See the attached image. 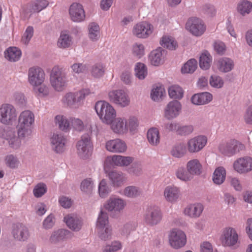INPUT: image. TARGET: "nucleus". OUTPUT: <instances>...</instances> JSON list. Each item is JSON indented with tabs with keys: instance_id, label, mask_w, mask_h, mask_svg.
Returning <instances> with one entry per match:
<instances>
[{
	"instance_id": "1",
	"label": "nucleus",
	"mask_w": 252,
	"mask_h": 252,
	"mask_svg": "<svg viewBox=\"0 0 252 252\" xmlns=\"http://www.w3.org/2000/svg\"><path fill=\"white\" fill-rule=\"evenodd\" d=\"M109 125L111 129L115 134L124 135L129 131L133 134L138 131L139 121L134 116H130L127 119L119 117H115Z\"/></svg>"
},
{
	"instance_id": "2",
	"label": "nucleus",
	"mask_w": 252,
	"mask_h": 252,
	"mask_svg": "<svg viewBox=\"0 0 252 252\" xmlns=\"http://www.w3.org/2000/svg\"><path fill=\"white\" fill-rule=\"evenodd\" d=\"M34 123V115L30 110H25L21 113L18 118L17 126L18 133L21 138H29L33 132Z\"/></svg>"
},
{
	"instance_id": "3",
	"label": "nucleus",
	"mask_w": 252,
	"mask_h": 252,
	"mask_svg": "<svg viewBox=\"0 0 252 252\" xmlns=\"http://www.w3.org/2000/svg\"><path fill=\"white\" fill-rule=\"evenodd\" d=\"M219 240L224 247L235 248L240 244V237L237 229L230 226L222 229Z\"/></svg>"
},
{
	"instance_id": "4",
	"label": "nucleus",
	"mask_w": 252,
	"mask_h": 252,
	"mask_svg": "<svg viewBox=\"0 0 252 252\" xmlns=\"http://www.w3.org/2000/svg\"><path fill=\"white\" fill-rule=\"evenodd\" d=\"M95 110L101 121L110 124L116 117V111L113 106L105 101H98L95 105Z\"/></svg>"
},
{
	"instance_id": "5",
	"label": "nucleus",
	"mask_w": 252,
	"mask_h": 252,
	"mask_svg": "<svg viewBox=\"0 0 252 252\" xmlns=\"http://www.w3.org/2000/svg\"><path fill=\"white\" fill-rule=\"evenodd\" d=\"M50 81L52 87L58 92L63 91L67 85V78L65 73L62 68L54 66L51 72Z\"/></svg>"
},
{
	"instance_id": "6",
	"label": "nucleus",
	"mask_w": 252,
	"mask_h": 252,
	"mask_svg": "<svg viewBox=\"0 0 252 252\" xmlns=\"http://www.w3.org/2000/svg\"><path fill=\"white\" fill-rule=\"evenodd\" d=\"M110 102L121 107L128 106L130 103V98L127 93L123 89L113 90L108 93Z\"/></svg>"
},
{
	"instance_id": "7",
	"label": "nucleus",
	"mask_w": 252,
	"mask_h": 252,
	"mask_svg": "<svg viewBox=\"0 0 252 252\" xmlns=\"http://www.w3.org/2000/svg\"><path fill=\"white\" fill-rule=\"evenodd\" d=\"M49 4L46 0L32 1L22 8L20 14L24 19H28L34 13H38L45 9Z\"/></svg>"
},
{
	"instance_id": "8",
	"label": "nucleus",
	"mask_w": 252,
	"mask_h": 252,
	"mask_svg": "<svg viewBox=\"0 0 252 252\" xmlns=\"http://www.w3.org/2000/svg\"><path fill=\"white\" fill-rule=\"evenodd\" d=\"M0 137L5 140L9 147L13 150H17L21 146V137L14 129L0 128Z\"/></svg>"
},
{
	"instance_id": "9",
	"label": "nucleus",
	"mask_w": 252,
	"mask_h": 252,
	"mask_svg": "<svg viewBox=\"0 0 252 252\" xmlns=\"http://www.w3.org/2000/svg\"><path fill=\"white\" fill-rule=\"evenodd\" d=\"M219 151L223 155L231 157L244 149V145L235 139L221 142L218 147Z\"/></svg>"
},
{
	"instance_id": "10",
	"label": "nucleus",
	"mask_w": 252,
	"mask_h": 252,
	"mask_svg": "<svg viewBox=\"0 0 252 252\" xmlns=\"http://www.w3.org/2000/svg\"><path fill=\"white\" fill-rule=\"evenodd\" d=\"M15 108L11 104L4 103L0 106V122L5 125L12 124L17 119Z\"/></svg>"
},
{
	"instance_id": "11",
	"label": "nucleus",
	"mask_w": 252,
	"mask_h": 252,
	"mask_svg": "<svg viewBox=\"0 0 252 252\" xmlns=\"http://www.w3.org/2000/svg\"><path fill=\"white\" fill-rule=\"evenodd\" d=\"M154 32V27L148 22L141 21L135 24L132 30V34L137 38L146 39Z\"/></svg>"
},
{
	"instance_id": "12",
	"label": "nucleus",
	"mask_w": 252,
	"mask_h": 252,
	"mask_svg": "<svg viewBox=\"0 0 252 252\" xmlns=\"http://www.w3.org/2000/svg\"><path fill=\"white\" fill-rule=\"evenodd\" d=\"M77 154L79 157L83 159L88 158L91 156L93 146L90 137L85 135L81 137V139L76 145Z\"/></svg>"
},
{
	"instance_id": "13",
	"label": "nucleus",
	"mask_w": 252,
	"mask_h": 252,
	"mask_svg": "<svg viewBox=\"0 0 252 252\" xmlns=\"http://www.w3.org/2000/svg\"><path fill=\"white\" fill-rule=\"evenodd\" d=\"M170 246L174 249L184 247L187 243V236L185 233L179 229H173L168 235Z\"/></svg>"
},
{
	"instance_id": "14",
	"label": "nucleus",
	"mask_w": 252,
	"mask_h": 252,
	"mask_svg": "<svg viewBox=\"0 0 252 252\" xmlns=\"http://www.w3.org/2000/svg\"><path fill=\"white\" fill-rule=\"evenodd\" d=\"M162 218L160 209L158 207L148 208L144 215V222L148 225L154 226L159 223Z\"/></svg>"
},
{
	"instance_id": "15",
	"label": "nucleus",
	"mask_w": 252,
	"mask_h": 252,
	"mask_svg": "<svg viewBox=\"0 0 252 252\" xmlns=\"http://www.w3.org/2000/svg\"><path fill=\"white\" fill-rule=\"evenodd\" d=\"M207 137L198 135L189 139L187 143L188 152L190 154L197 153L202 150L207 143Z\"/></svg>"
},
{
	"instance_id": "16",
	"label": "nucleus",
	"mask_w": 252,
	"mask_h": 252,
	"mask_svg": "<svg viewBox=\"0 0 252 252\" xmlns=\"http://www.w3.org/2000/svg\"><path fill=\"white\" fill-rule=\"evenodd\" d=\"M186 29L195 36L202 35L206 30L203 21L197 18H190L186 23Z\"/></svg>"
},
{
	"instance_id": "17",
	"label": "nucleus",
	"mask_w": 252,
	"mask_h": 252,
	"mask_svg": "<svg viewBox=\"0 0 252 252\" xmlns=\"http://www.w3.org/2000/svg\"><path fill=\"white\" fill-rule=\"evenodd\" d=\"M44 70L40 67H32L28 71V81L33 87H37L41 85L45 80Z\"/></svg>"
},
{
	"instance_id": "18",
	"label": "nucleus",
	"mask_w": 252,
	"mask_h": 252,
	"mask_svg": "<svg viewBox=\"0 0 252 252\" xmlns=\"http://www.w3.org/2000/svg\"><path fill=\"white\" fill-rule=\"evenodd\" d=\"M126 201L122 198L110 197L104 205V207L109 212L118 213L122 211L126 206Z\"/></svg>"
},
{
	"instance_id": "19",
	"label": "nucleus",
	"mask_w": 252,
	"mask_h": 252,
	"mask_svg": "<svg viewBox=\"0 0 252 252\" xmlns=\"http://www.w3.org/2000/svg\"><path fill=\"white\" fill-rule=\"evenodd\" d=\"M182 109L180 102L176 100L170 101L164 109V117L167 120L175 119L180 114Z\"/></svg>"
},
{
	"instance_id": "20",
	"label": "nucleus",
	"mask_w": 252,
	"mask_h": 252,
	"mask_svg": "<svg viewBox=\"0 0 252 252\" xmlns=\"http://www.w3.org/2000/svg\"><path fill=\"white\" fill-rule=\"evenodd\" d=\"M234 170L240 174H246L252 171V158L244 157L236 159L233 163Z\"/></svg>"
},
{
	"instance_id": "21",
	"label": "nucleus",
	"mask_w": 252,
	"mask_h": 252,
	"mask_svg": "<svg viewBox=\"0 0 252 252\" xmlns=\"http://www.w3.org/2000/svg\"><path fill=\"white\" fill-rule=\"evenodd\" d=\"M105 148L111 153H122L126 151L127 146L124 140L120 138H115L107 141Z\"/></svg>"
},
{
	"instance_id": "22",
	"label": "nucleus",
	"mask_w": 252,
	"mask_h": 252,
	"mask_svg": "<svg viewBox=\"0 0 252 252\" xmlns=\"http://www.w3.org/2000/svg\"><path fill=\"white\" fill-rule=\"evenodd\" d=\"M69 14L71 20L75 22H81L85 19V12L83 7L78 3H73L70 5Z\"/></svg>"
},
{
	"instance_id": "23",
	"label": "nucleus",
	"mask_w": 252,
	"mask_h": 252,
	"mask_svg": "<svg viewBox=\"0 0 252 252\" xmlns=\"http://www.w3.org/2000/svg\"><path fill=\"white\" fill-rule=\"evenodd\" d=\"M52 149L56 153H62L67 144V139L62 134H54L50 139Z\"/></svg>"
},
{
	"instance_id": "24",
	"label": "nucleus",
	"mask_w": 252,
	"mask_h": 252,
	"mask_svg": "<svg viewBox=\"0 0 252 252\" xmlns=\"http://www.w3.org/2000/svg\"><path fill=\"white\" fill-rule=\"evenodd\" d=\"M11 233L13 238L20 241H24L30 236L28 227L22 223L14 224L13 226Z\"/></svg>"
},
{
	"instance_id": "25",
	"label": "nucleus",
	"mask_w": 252,
	"mask_h": 252,
	"mask_svg": "<svg viewBox=\"0 0 252 252\" xmlns=\"http://www.w3.org/2000/svg\"><path fill=\"white\" fill-rule=\"evenodd\" d=\"M180 196V189L176 186H168L164 189V196L167 202L175 203L178 201Z\"/></svg>"
},
{
	"instance_id": "26",
	"label": "nucleus",
	"mask_w": 252,
	"mask_h": 252,
	"mask_svg": "<svg viewBox=\"0 0 252 252\" xmlns=\"http://www.w3.org/2000/svg\"><path fill=\"white\" fill-rule=\"evenodd\" d=\"M62 102L64 105L72 108H78L81 104L76 92L66 93L63 96Z\"/></svg>"
},
{
	"instance_id": "27",
	"label": "nucleus",
	"mask_w": 252,
	"mask_h": 252,
	"mask_svg": "<svg viewBox=\"0 0 252 252\" xmlns=\"http://www.w3.org/2000/svg\"><path fill=\"white\" fill-rule=\"evenodd\" d=\"M186 169L188 170L191 175L199 176L202 173V165L199 159L193 158L189 160L186 164Z\"/></svg>"
},
{
	"instance_id": "28",
	"label": "nucleus",
	"mask_w": 252,
	"mask_h": 252,
	"mask_svg": "<svg viewBox=\"0 0 252 252\" xmlns=\"http://www.w3.org/2000/svg\"><path fill=\"white\" fill-rule=\"evenodd\" d=\"M64 221L67 226L72 230L77 231L81 228L82 221L76 215L70 214L65 216Z\"/></svg>"
},
{
	"instance_id": "29",
	"label": "nucleus",
	"mask_w": 252,
	"mask_h": 252,
	"mask_svg": "<svg viewBox=\"0 0 252 252\" xmlns=\"http://www.w3.org/2000/svg\"><path fill=\"white\" fill-rule=\"evenodd\" d=\"M215 64L218 69L223 72H229L234 67L233 61L228 58H221L215 62Z\"/></svg>"
},
{
	"instance_id": "30",
	"label": "nucleus",
	"mask_w": 252,
	"mask_h": 252,
	"mask_svg": "<svg viewBox=\"0 0 252 252\" xmlns=\"http://www.w3.org/2000/svg\"><path fill=\"white\" fill-rule=\"evenodd\" d=\"M203 210V206L200 203L190 204L187 206L184 210L186 215L191 218H198Z\"/></svg>"
},
{
	"instance_id": "31",
	"label": "nucleus",
	"mask_w": 252,
	"mask_h": 252,
	"mask_svg": "<svg viewBox=\"0 0 252 252\" xmlns=\"http://www.w3.org/2000/svg\"><path fill=\"white\" fill-rule=\"evenodd\" d=\"M212 99V95L209 93L205 92L194 94L191 98V101L195 105H204L210 102Z\"/></svg>"
},
{
	"instance_id": "32",
	"label": "nucleus",
	"mask_w": 252,
	"mask_h": 252,
	"mask_svg": "<svg viewBox=\"0 0 252 252\" xmlns=\"http://www.w3.org/2000/svg\"><path fill=\"white\" fill-rule=\"evenodd\" d=\"M72 234L67 230L59 229L55 231L50 237V240L51 243H56L71 238Z\"/></svg>"
},
{
	"instance_id": "33",
	"label": "nucleus",
	"mask_w": 252,
	"mask_h": 252,
	"mask_svg": "<svg viewBox=\"0 0 252 252\" xmlns=\"http://www.w3.org/2000/svg\"><path fill=\"white\" fill-rule=\"evenodd\" d=\"M147 138L149 144L153 146L158 145L160 141V135L158 128L152 127L147 132Z\"/></svg>"
},
{
	"instance_id": "34",
	"label": "nucleus",
	"mask_w": 252,
	"mask_h": 252,
	"mask_svg": "<svg viewBox=\"0 0 252 252\" xmlns=\"http://www.w3.org/2000/svg\"><path fill=\"white\" fill-rule=\"evenodd\" d=\"M108 176L114 187L122 186L126 179L125 175L121 172H110L108 174Z\"/></svg>"
},
{
	"instance_id": "35",
	"label": "nucleus",
	"mask_w": 252,
	"mask_h": 252,
	"mask_svg": "<svg viewBox=\"0 0 252 252\" xmlns=\"http://www.w3.org/2000/svg\"><path fill=\"white\" fill-rule=\"evenodd\" d=\"M165 53V51L161 48L152 51L150 55L151 64L155 66H158L162 63L163 62V55Z\"/></svg>"
},
{
	"instance_id": "36",
	"label": "nucleus",
	"mask_w": 252,
	"mask_h": 252,
	"mask_svg": "<svg viewBox=\"0 0 252 252\" xmlns=\"http://www.w3.org/2000/svg\"><path fill=\"white\" fill-rule=\"evenodd\" d=\"M5 58L10 62H16L21 57V50L15 47L8 48L4 52Z\"/></svg>"
},
{
	"instance_id": "37",
	"label": "nucleus",
	"mask_w": 252,
	"mask_h": 252,
	"mask_svg": "<svg viewBox=\"0 0 252 252\" xmlns=\"http://www.w3.org/2000/svg\"><path fill=\"white\" fill-rule=\"evenodd\" d=\"M226 171L223 167H218L217 168L213 175L212 180L213 182L216 185H221L225 180Z\"/></svg>"
},
{
	"instance_id": "38",
	"label": "nucleus",
	"mask_w": 252,
	"mask_h": 252,
	"mask_svg": "<svg viewBox=\"0 0 252 252\" xmlns=\"http://www.w3.org/2000/svg\"><path fill=\"white\" fill-rule=\"evenodd\" d=\"M72 44L71 37L65 32H62L57 42V46L61 48H67Z\"/></svg>"
},
{
	"instance_id": "39",
	"label": "nucleus",
	"mask_w": 252,
	"mask_h": 252,
	"mask_svg": "<svg viewBox=\"0 0 252 252\" xmlns=\"http://www.w3.org/2000/svg\"><path fill=\"white\" fill-rule=\"evenodd\" d=\"M187 151V146L183 143H180L172 147L170 154L175 158H181L186 154Z\"/></svg>"
},
{
	"instance_id": "40",
	"label": "nucleus",
	"mask_w": 252,
	"mask_h": 252,
	"mask_svg": "<svg viewBox=\"0 0 252 252\" xmlns=\"http://www.w3.org/2000/svg\"><path fill=\"white\" fill-rule=\"evenodd\" d=\"M160 44L163 47L171 50L176 49L178 46L175 39L169 35L163 36L160 41Z\"/></svg>"
},
{
	"instance_id": "41",
	"label": "nucleus",
	"mask_w": 252,
	"mask_h": 252,
	"mask_svg": "<svg viewBox=\"0 0 252 252\" xmlns=\"http://www.w3.org/2000/svg\"><path fill=\"white\" fill-rule=\"evenodd\" d=\"M237 9L243 16L249 14L252 10V3L247 0H242L238 3Z\"/></svg>"
},
{
	"instance_id": "42",
	"label": "nucleus",
	"mask_w": 252,
	"mask_h": 252,
	"mask_svg": "<svg viewBox=\"0 0 252 252\" xmlns=\"http://www.w3.org/2000/svg\"><path fill=\"white\" fill-rule=\"evenodd\" d=\"M168 94L171 98L180 99L183 97L184 91L180 86L174 85L169 87Z\"/></svg>"
},
{
	"instance_id": "43",
	"label": "nucleus",
	"mask_w": 252,
	"mask_h": 252,
	"mask_svg": "<svg viewBox=\"0 0 252 252\" xmlns=\"http://www.w3.org/2000/svg\"><path fill=\"white\" fill-rule=\"evenodd\" d=\"M105 72V66L104 64L99 63L92 66L91 70L92 76L95 78L102 77Z\"/></svg>"
},
{
	"instance_id": "44",
	"label": "nucleus",
	"mask_w": 252,
	"mask_h": 252,
	"mask_svg": "<svg viewBox=\"0 0 252 252\" xmlns=\"http://www.w3.org/2000/svg\"><path fill=\"white\" fill-rule=\"evenodd\" d=\"M212 61V57L209 53L204 51L200 57L199 65L203 69H208L210 67Z\"/></svg>"
},
{
	"instance_id": "45",
	"label": "nucleus",
	"mask_w": 252,
	"mask_h": 252,
	"mask_svg": "<svg viewBox=\"0 0 252 252\" xmlns=\"http://www.w3.org/2000/svg\"><path fill=\"white\" fill-rule=\"evenodd\" d=\"M55 123L58 125L60 129L67 131L70 128V121L63 115H58L55 117Z\"/></svg>"
},
{
	"instance_id": "46",
	"label": "nucleus",
	"mask_w": 252,
	"mask_h": 252,
	"mask_svg": "<svg viewBox=\"0 0 252 252\" xmlns=\"http://www.w3.org/2000/svg\"><path fill=\"white\" fill-rule=\"evenodd\" d=\"M176 177L184 182H188L193 178L189 172L184 167H179L175 172Z\"/></svg>"
},
{
	"instance_id": "47",
	"label": "nucleus",
	"mask_w": 252,
	"mask_h": 252,
	"mask_svg": "<svg viewBox=\"0 0 252 252\" xmlns=\"http://www.w3.org/2000/svg\"><path fill=\"white\" fill-rule=\"evenodd\" d=\"M108 217L106 213L104 212L103 211H101L98 216L97 223L96 228L99 230H103L104 228L109 227L108 225Z\"/></svg>"
},
{
	"instance_id": "48",
	"label": "nucleus",
	"mask_w": 252,
	"mask_h": 252,
	"mask_svg": "<svg viewBox=\"0 0 252 252\" xmlns=\"http://www.w3.org/2000/svg\"><path fill=\"white\" fill-rule=\"evenodd\" d=\"M142 192L141 189L133 186H128L125 188L123 195L129 198H134L140 195Z\"/></svg>"
},
{
	"instance_id": "49",
	"label": "nucleus",
	"mask_w": 252,
	"mask_h": 252,
	"mask_svg": "<svg viewBox=\"0 0 252 252\" xmlns=\"http://www.w3.org/2000/svg\"><path fill=\"white\" fill-rule=\"evenodd\" d=\"M4 162L5 165L11 169L17 168L20 164L17 157L12 154L6 156L4 158Z\"/></svg>"
},
{
	"instance_id": "50",
	"label": "nucleus",
	"mask_w": 252,
	"mask_h": 252,
	"mask_svg": "<svg viewBox=\"0 0 252 252\" xmlns=\"http://www.w3.org/2000/svg\"><path fill=\"white\" fill-rule=\"evenodd\" d=\"M89 36L93 41L98 39L100 36V30L99 26L95 23H91L89 25Z\"/></svg>"
},
{
	"instance_id": "51",
	"label": "nucleus",
	"mask_w": 252,
	"mask_h": 252,
	"mask_svg": "<svg viewBox=\"0 0 252 252\" xmlns=\"http://www.w3.org/2000/svg\"><path fill=\"white\" fill-rule=\"evenodd\" d=\"M165 91L162 86H156L152 90L151 95L152 99L154 101H159L165 95Z\"/></svg>"
},
{
	"instance_id": "52",
	"label": "nucleus",
	"mask_w": 252,
	"mask_h": 252,
	"mask_svg": "<svg viewBox=\"0 0 252 252\" xmlns=\"http://www.w3.org/2000/svg\"><path fill=\"white\" fill-rule=\"evenodd\" d=\"M197 62L195 59H190L184 64L181 71L183 73H192L197 68Z\"/></svg>"
},
{
	"instance_id": "53",
	"label": "nucleus",
	"mask_w": 252,
	"mask_h": 252,
	"mask_svg": "<svg viewBox=\"0 0 252 252\" xmlns=\"http://www.w3.org/2000/svg\"><path fill=\"white\" fill-rule=\"evenodd\" d=\"M135 71L136 76L139 79H144L147 75V69L146 65L141 63H136Z\"/></svg>"
},
{
	"instance_id": "54",
	"label": "nucleus",
	"mask_w": 252,
	"mask_h": 252,
	"mask_svg": "<svg viewBox=\"0 0 252 252\" xmlns=\"http://www.w3.org/2000/svg\"><path fill=\"white\" fill-rule=\"evenodd\" d=\"M132 55L138 59L141 58L145 54V47L143 44L136 43L132 47Z\"/></svg>"
},
{
	"instance_id": "55",
	"label": "nucleus",
	"mask_w": 252,
	"mask_h": 252,
	"mask_svg": "<svg viewBox=\"0 0 252 252\" xmlns=\"http://www.w3.org/2000/svg\"><path fill=\"white\" fill-rule=\"evenodd\" d=\"M94 189V183L91 178L84 179L81 184V189L87 193H91Z\"/></svg>"
},
{
	"instance_id": "56",
	"label": "nucleus",
	"mask_w": 252,
	"mask_h": 252,
	"mask_svg": "<svg viewBox=\"0 0 252 252\" xmlns=\"http://www.w3.org/2000/svg\"><path fill=\"white\" fill-rule=\"evenodd\" d=\"M110 190L107 186V182L105 179L102 180L98 186V192L100 196L102 198L106 197Z\"/></svg>"
},
{
	"instance_id": "57",
	"label": "nucleus",
	"mask_w": 252,
	"mask_h": 252,
	"mask_svg": "<svg viewBox=\"0 0 252 252\" xmlns=\"http://www.w3.org/2000/svg\"><path fill=\"white\" fill-rule=\"evenodd\" d=\"M33 32L34 31L32 27L29 26L27 28L21 39V41L23 44L27 45L29 43L31 38L33 36Z\"/></svg>"
},
{
	"instance_id": "58",
	"label": "nucleus",
	"mask_w": 252,
	"mask_h": 252,
	"mask_svg": "<svg viewBox=\"0 0 252 252\" xmlns=\"http://www.w3.org/2000/svg\"><path fill=\"white\" fill-rule=\"evenodd\" d=\"M39 87L37 88H34V91L35 94L39 97H44L47 96L49 94V87L42 84L38 85Z\"/></svg>"
},
{
	"instance_id": "59",
	"label": "nucleus",
	"mask_w": 252,
	"mask_h": 252,
	"mask_svg": "<svg viewBox=\"0 0 252 252\" xmlns=\"http://www.w3.org/2000/svg\"><path fill=\"white\" fill-rule=\"evenodd\" d=\"M71 126L74 129L81 131L84 129V125L83 122L79 119L71 118L70 119Z\"/></svg>"
},
{
	"instance_id": "60",
	"label": "nucleus",
	"mask_w": 252,
	"mask_h": 252,
	"mask_svg": "<svg viewBox=\"0 0 252 252\" xmlns=\"http://www.w3.org/2000/svg\"><path fill=\"white\" fill-rule=\"evenodd\" d=\"M209 82L210 85L214 88H220L223 85V81L221 77L217 75L211 76Z\"/></svg>"
},
{
	"instance_id": "61",
	"label": "nucleus",
	"mask_w": 252,
	"mask_h": 252,
	"mask_svg": "<svg viewBox=\"0 0 252 252\" xmlns=\"http://www.w3.org/2000/svg\"><path fill=\"white\" fill-rule=\"evenodd\" d=\"M72 71L74 73L80 74L84 73L87 70L86 64L80 63H75L71 66Z\"/></svg>"
},
{
	"instance_id": "62",
	"label": "nucleus",
	"mask_w": 252,
	"mask_h": 252,
	"mask_svg": "<svg viewBox=\"0 0 252 252\" xmlns=\"http://www.w3.org/2000/svg\"><path fill=\"white\" fill-rule=\"evenodd\" d=\"M122 248V245L120 242L115 241L112 243L111 245L105 246L103 249V252H115Z\"/></svg>"
},
{
	"instance_id": "63",
	"label": "nucleus",
	"mask_w": 252,
	"mask_h": 252,
	"mask_svg": "<svg viewBox=\"0 0 252 252\" xmlns=\"http://www.w3.org/2000/svg\"><path fill=\"white\" fill-rule=\"evenodd\" d=\"M46 191L47 189L45 185L39 184L34 188L33 192L35 197H39L42 196Z\"/></svg>"
},
{
	"instance_id": "64",
	"label": "nucleus",
	"mask_w": 252,
	"mask_h": 252,
	"mask_svg": "<svg viewBox=\"0 0 252 252\" xmlns=\"http://www.w3.org/2000/svg\"><path fill=\"white\" fill-rule=\"evenodd\" d=\"M243 119L247 124L252 125V105H250L247 108Z\"/></svg>"
}]
</instances>
